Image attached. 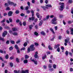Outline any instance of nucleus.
I'll return each mask as SVG.
<instances>
[{
    "mask_svg": "<svg viewBox=\"0 0 73 73\" xmlns=\"http://www.w3.org/2000/svg\"><path fill=\"white\" fill-rule=\"evenodd\" d=\"M34 45L32 44L30 46V48L29 47L28 48L27 50L28 53H29L30 52V50H32V51H33L35 50V48L34 47Z\"/></svg>",
    "mask_w": 73,
    "mask_h": 73,
    "instance_id": "obj_1",
    "label": "nucleus"
},
{
    "mask_svg": "<svg viewBox=\"0 0 73 73\" xmlns=\"http://www.w3.org/2000/svg\"><path fill=\"white\" fill-rule=\"evenodd\" d=\"M59 5H61L60 7H59V9L60 10V11H62V10H63L64 8V3L60 2L59 3Z\"/></svg>",
    "mask_w": 73,
    "mask_h": 73,
    "instance_id": "obj_2",
    "label": "nucleus"
},
{
    "mask_svg": "<svg viewBox=\"0 0 73 73\" xmlns=\"http://www.w3.org/2000/svg\"><path fill=\"white\" fill-rule=\"evenodd\" d=\"M31 13L32 14V16L33 17H32L29 18V19L30 20H35V17H33L34 16V11L33 10H32L30 11Z\"/></svg>",
    "mask_w": 73,
    "mask_h": 73,
    "instance_id": "obj_3",
    "label": "nucleus"
},
{
    "mask_svg": "<svg viewBox=\"0 0 73 73\" xmlns=\"http://www.w3.org/2000/svg\"><path fill=\"white\" fill-rule=\"evenodd\" d=\"M56 21H57V19L56 17H55L52 20L51 23H52V24H57Z\"/></svg>",
    "mask_w": 73,
    "mask_h": 73,
    "instance_id": "obj_4",
    "label": "nucleus"
},
{
    "mask_svg": "<svg viewBox=\"0 0 73 73\" xmlns=\"http://www.w3.org/2000/svg\"><path fill=\"white\" fill-rule=\"evenodd\" d=\"M36 15L37 17L38 18H42V16H40V15L39 14V13H36Z\"/></svg>",
    "mask_w": 73,
    "mask_h": 73,
    "instance_id": "obj_5",
    "label": "nucleus"
},
{
    "mask_svg": "<svg viewBox=\"0 0 73 73\" xmlns=\"http://www.w3.org/2000/svg\"><path fill=\"white\" fill-rule=\"evenodd\" d=\"M7 31H5L3 33L2 36H3V37H5V35H7Z\"/></svg>",
    "mask_w": 73,
    "mask_h": 73,
    "instance_id": "obj_6",
    "label": "nucleus"
},
{
    "mask_svg": "<svg viewBox=\"0 0 73 73\" xmlns=\"http://www.w3.org/2000/svg\"><path fill=\"white\" fill-rule=\"evenodd\" d=\"M13 13V12H12V11H10L8 13V16H12V15Z\"/></svg>",
    "mask_w": 73,
    "mask_h": 73,
    "instance_id": "obj_7",
    "label": "nucleus"
},
{
    "mask_svg": "<svg viewBox=\"0 0 73 73\" xmlns=\"http://www.w3.org/2000/svg\"><path fill=\"white\" fill-rule=\"evenodd\" d=\"M12 34L14 36H18V35H19V34L17 33L16 32L13 33Z\"/></svg>",
    "mask_w": 73,
    "mask_h": 73,
    "instance_id": "obj_8",
    "label": "nucleus"
},
{
    "mask_svg": "<svg viewBox=\"0 0 73 73\" xmlns=\"http://www.w3.org/2000/svg\"><path fill=\"white\" fill-rule=\"evenodd\" d=\"M8 3L10 5H13V2H11V1H8Z\"/></svg>",
    "mask_w": 73,
    "mask_h": 73,
    "instance_id": "obj_9",
    "label": "nucleus"
},
{
    "mask_svg": "<svg viewBox=\"0 0 73 73\" xmlns=\"http://www.w3.org/2000/svg\"><path fill=\"white\" fill-rule=\"evenodd\" d=\"M41 8H42L43 9V10H44V11H45V10H46V9H48V7H45L44 6H41Z\"/></svg>",
    "mask_w": 73,
    "mask_h": 73,
    "instance_id": "obj_10",
    "label": "nucleus"
},
{
    "mask_svg": "<svg viewBox=\"0 0 73 73\" xmlns=\"http://www.w3.org/2000/svg\"><path fill=\"white\" fill-rule=\"evenodd\" d=\"M42 23H43V21H40L39 23V25L40 26H41V25H42Z\"/></svg>",
    "mask_w": 73,
    "mask_h": 73,
    "instance_id": "obj_11",
    "label": "nucleus"
},
{
    "mask_svg": "<svg viewBox=\"0 0 73 73\" xmlns=\"http://www.w3.org/2000/svg\"><path fill=\"white\" fill-rule=\"evenodd\" d=\"M60 45L59 44H58L57 45H54V48L55 49H56L57 48H58V47L59 46H60Z\"/></svg>",
    "mask_w": 73,
    "mask_h": 73,
    "instance_id": "obj_12",
    "label": "nucleus"
},
{
    "mask_svg": "<svg viewBox=\"0 0 73 73\" xmlns=\"http://www.w3.org/2000/svg\"><path fill=\"white\" fill-rule=\"evenodd\" d=\"M70 29L71 30V35H73V28H71Z\"/></svg>",
    "mask_w": 73,
    "mask_h": 73,
    "instance_id": "obj_13",
    "label": "nucleus"
},
{
    "mask_svg": "<svg viewBox=\"0 0 73 73\" xmlns=\"http://www.w3.org/2000/svg\"><path fill=\"white\" fill-rule=\"evenodd\" d=\"M32 61H33V62L35 63V65H37V61H35L34 59H33Z\"/></svg>",
    "mask_w": 73,
    "mask_h": 73,
    "instance_id": "obj_14",
    "label": "nucleus"
},
{
    "mask_svg": "<svg viewBox=\"0 0 73 73\" xmlns=\"http://www.w3.org/2000/svg\"><path fill=\"white\" fill-rule=\"evenodd\" d=\"M41 34L42 35H43V36H45V35L46 34L45 33V32L44 31H42L41 32Z\"/></svg>",
    "mask_w": 73,
    "mask_h": 73,
    "instance_id": "obj_15",
    "label": "nucleus"
},
{
    "mask_svg": "<svg viewBox=\"0 0 73 73\" xmlns=\"http://www.w3.org/2000/svg\"><path fill=\"white\" fill-rule=\"evenodd\" d=\"M33 27V25H30L29 26V28L30 29H32V28Z\"/></svg>",
    "mask_w": 73,
    "mask_h": 73,
    "instance_id": "obj_16",
    "label": "nucleus"
},
{
    "mask_svg": "<svg viewBox=\"0 0 73 73\" xmlns=\"http://www.w3.org/2000/svg\"><path fill=\"white\" fill-rule=\"evenodd\" d=\"M0 52L1 53H6V52L4 51H3L1 50H0Z\"/></svg>",
    "mask_w": 73,
    "mask_h": 73,
    "instance_id": "obj_17",
    "label": "nucleus"
},
{
    "mask_svg": "<svg viewBox=\"0 0 73 73\" xmlns=\"http://www.w3.org/2000/svg\"><path fill=\"white\" fill-rule=\"evenodd\" d=\"M50 31L52 32V33H54V31H53V29H52V28H50Z\"/></svg>",
    "mask_w": 73,
    "mask_h": 73,
    "instance_id": "obj_18",
    "label": "nucleus"
},
{
    "mask_svg": "<svg viewBox=\"0 0 73 73\" xmlns=\"http://www.w3.org/2000/svg\"><path fill=\"white\" fill-rule=\"evenodd\" d=\"M9 58V56L8 55V54H7L5 56V58H6V59H8Z\"/></svg>",
    "mask_w": 73,
    "mask_h": 73,
    "instance_id": "obj_19",
    "label": "nucleus"
},
{
    "mask_svg": "<svg viewBox=\"0 0 73 73\" xmlns=\"http://www.w3.org/2000/svg\"><path fill=\"white\" fill-rule=\"evenodd\" d=\"M12 31H17V29L16 28H13Z\"/></svg>",
    "mask_w": 73,
    "mask_h": 73,
    "instance_id": "obj_20",
    "label": "nucleus"
},
{
    "mask_svg": "<svg viewBox=\"0 0 73 73\" xmlns=\"http://www.w3.org/2000/svg\"><path fill=\"white\" fill-rule=\"evenodd\" d=\"M23 62L24 64H27L28 63V60H24Z\"/></svg>",
    "mask_w": 73,
    "mask_h": 73,
    "instance_id": "obj_21",
    "label": "nucleus"
},
{
    "mask_svg": "<svg viewBox=\"0 0 73 73\" xmlns=\"http://www.w3.org/2000/svg\"><path fill=\"white\" fill-rule=\"evenodd\" d=\"M46 7H50V8H52V5H46Z\"/></svg>",
    "mask_w": 73,
    "mask_h": 73,
    "instance_id": "obj_22",
    "label": "nucleus"
},
{
    "mask_svg": "<svg viewBox=\"0 0 73 73\" xmlns=\"http://www.w3.org/2000/svg\"><path fill=\"white\" fill-rule=\"evenodd\" d=\"M57 50L58 52H60V48L58 47L57 48Z\"/></svg>",
    "mask_w": 73,
    "mask_h": 73,
    "instance_id": "obj_23",
    "label": "nucleus"
},
{
    "mask_svg": "<svg viewBox=\"0 0 73 73\" xmlns=\"http://www.w3.org/2000/svg\"><path fill=\"white\" fill-rule=\"evenodd\" d=\"M5 19H4L3 20L1 21V24H3V23H4V22H5Z\"/></svg>",
    "mask_w": 73,
    "mask_h": 73,
    "instance_id": "obj_24",
    "label": "nucleus"
},
{
    "mask_svg": "<svg viewBox=\"0 0 73 73\" xmlns=\"http://www.w3.org/2000/svg\"><path fill=\"white\" fill-rule=\"evenodd\" d=\"M29 56L26 55H25V59H28V58H29Z\"/></svg>",
    "mask_w": 73,
    "mask_h": 73,
    "instance_id": "obj_25",
    "label": "nucleus"
},
{
    "mask_svg": "<svg viewBox=\"0 0 73 73\" xmlns=\"http://www.w3.org/2000/svg\"><path fill=\"white\" fill-rule=\"evenodd\" d=\"M15 48L17 50V49H19V47H18V46H17V45H15Z\"/></svg>",
    "mask_w": 73,
    "mask_h": 73,
    "instance_id": "obj_26",
    "label": "nucleus"
},
{
    "mask_svg": "<svg viewBox=\"0 0 73 73\" xmlns=\"http://www.w3.org/2000/svg\"><path fill=\"white\" fill-rule=\"evenodd\" d=\"M48 48L50 50H52V48L50 45L48 46Z\"/></svg>",
    "mask_w": 73,
    "mask_h": 73,
    "instance_id": "obj_27",
    "label": "nucleus"
},
{
    "mask_svg": "<svg viewBox=\"0 0 73 73\" xmlns=\"http://www.w3.org/2000/svg\"><path fill=\"white\" fill-rule=\"evenodd\" d=\"M53 66L54 69H56V64H54Z\"/></svg>",
    "mask_w": 73,
    "mask_h": 73,
    "instance_id": "obj_28",
    "label": "nucleus"
},
{
    "mask_svg": "<svg viewBox=\"0 0 73 73\" xmlns=\"http://www.w3.org/2000/svg\"><path fill=\"white\" fill-rule=\"evenodd\" d=\"M20 72L19 71H18V72H17V70H15L14 71V73H19Z\"/></svg>",
    "mask_w": 73,
    "mask_h": 73,
    "instance_id": "obj_29",
    "label": "nucleus"
},
{
    "mask_svg": "<svg viewBox=\"0 0 73 73\" xmlns=\"http://www.w3.org/2000/svg\"><path fill=\"white\" fill-rule=\"evenodd\" d=\"M6 11H9L10 10V8L9 7H7L6 9Z\"/></svg>",
    "mask_w": 73,
    "mask_h": 73,
    "instance_id": "obj_30",
    "label": "nucleus"
},
{
    "mask_svg": "<svg viewBox=\"0 0 73 73\" xmlns=\"http://www.w3.org/2000/svg\"><path fill=\"white\" fill-rule=\"evenodd\" d=\"M73 2V1L72 0H69L68 3H72Z\"/></svg>",
    "mask_w": 73,
    "mask_h": 73,
    "instance_id": "obj_31",
    "label": "nucleus"
},
{
    "mask_svg": "<svg viewBox=\"0 0 73 73\" xmlns=\"http://www.w3.org/2000/svg\"><path fill=\"white\" fill-rule=\"evenodd\" d=\"M0 40H2L3 41H4V38H3L1 37H0Z\"/></svg>",
    "mask_w": 73,
    "mask_h": 73,
    "instance_id": "obj_32",
    "label": "nucleus"
},
{
    "mask_svg": "<svg viewBox=\"0 0 73 73\" xmlns=\"http://www.w3.org/2000/svg\"><path fill=\"white\" fill-rule=\"evenodd\" d=\"M27 45V42H25L24 44V46L25 47Z\"/></svg>",
    "mask_w": 73,
    "mask_h": 73,
    "instance_id": "obj_33",
    "label": "nucleus"
},
{
    "mask_svg": "<svg viewBox=\"0 0 73 73\" xmlns=\"http://www.w3.org/2000/svg\"><path fill=\"white\" fill-rule=\"evenodd\" d=\"M15 13H16V14L19 13V10H16L15 11Z\"/></svg>",
    "mask_w": 73,
    "mask_h": 73,
    "instance_id": "obj_34",
    "label": "nucleus"
},
{
    "mask_svg": "<svg viewBox=\"0 0 73 73\" xmlns=\"http://www.w3.org/2000/svg\"><path fill=\"white\" fill-rule=\"evenodd\" d=\"M68 24H72V22L71 21H68Z\"/></svg>",
    "mask_w": 73,
    "mask_h": 73,
    "instance_id": "obj_35",
    "label": "nucleus"
},
{
    "mask_svg": "<svg viewBox=\"0 0 73 73\" xmlns=\"http://www.w3.org/2000/svg\"><path fill=\"white\" fill-rule=\"evenodd\" d=\"M34 34L35 35H36V36H37L38 35V33H37V32H34Z\"/></svg>",
    "mask_w": 73,
    "mask_h": 73,
    "instance_id": "obj_36",
    "label": "nucleus"
},
{
    "mask_svg": "<svg viewBox=\"0 0 73 73\" xmlns=\"http://www.w3.org/2000/svg\"><path fill=\"white\" fill-rule=\"evenodd\" d=\"M65 54L67 56L68 55V51H66L65 52Z\"/></svg>",
    "mask_w": 73,
    "mask_h": 73,
    "instance_id": "obj_37",
    "label": "nucleus"
},
{
    "mask_svg": "<svg viewBox=\"0 0 73 73\" xmlns=\"http://www.w3.org/2000/svg\"><path fill=\"white\" fill-rule=\"evenodd\" d=\"M19 60H20V59H19L18 58H17L16 59V61L17 62H19Z\"/></svg>",
    "mask_w": 73,
    "mask_h": 73,
    "instance_id": "obj_38",
    "label": "nucleus"
},
{
    "mask_svg": "<svg viewBox=\"0 0 73 73\" xmlns=\"http://www.w3.org/2000/svg\"><path fill=\"white\" fill-rule=\"evenodd\" d=\"M11 42L13 44H15V41H14L11 40Z\"/></svg>",
    "mask_w": 73,
    "mask_h": 73,
    "instance_id": "obj_39",
    "label": "nucleus"
},
{
    "mask_svg": "<svg viewBox=\"0 0 73 73\" xmlns=\"http://www.w3.org/2000/svg\"><path fill=\"white\" fill-rule=\"evenodd\" d=\"M23 25L24 26H25L26 25V22H24L23 23Z\"/></svg>",
    "mask_w": 73,
    "mask_h": 73,
    "instance_id": "obj_40",
    "label": "nucleus"
},
{
    "mask_svg": "<svg viewBox=\"0 0 73 73\" xmlns=\"http://www.w3.org/2000/svg\"><path fill=\"white\" fill-rule=\"evenodd\" d=\"M25 50V47H23V48L21 49V50Z\"/></svg>",
    "mask_w": 73,
    "mask_h": 73,
    "instance_id": "obj_41",
    "label": "nucleus"
},
{
    "mask_svg": "<svg viewBox=\"0 0 73 73\" xmlns=\"http://www.w3.org/2000/svg\"><path fill=\"white\" fill-rule=\"evenodd\" d=\"M9 49L10 50H12V49H13V47L12 46H11L9 48Z\"/></svg>",
    "mask_w": 73,
    "mask_h": 73,
    "instance_id": "obj_42",
    "label": "nucleus"
},
{
    "mask_svg": "<svg viewBox=\"0 0 73 73\" xmlns=\"http://www.w3.org/2000/svg\"><path fill=\"white\" fill-rule=\"evenodd\" d=\"M41 45L42 46H43V47H45V44H44L43 43H42Z\"/></svg>",
    "mask_w": 73,
    "mask_h": 73,
    "instance_id": "obj_43",
    "label": "nucleus"
},
{
    "mask_svg": "<svg viewBox=\"0 0 73 73\" xmlns=\"http://www.w3.org/2000/svg\"><path fill=\"white\" fill-rule=\"evenodd\" d=\"M10 65L11 67H13V63H10Z\"/></svg>",
    "mask_w": 73,
    "mask_h": 73,
    "instance_id": "obj_44",
    "label": "nucleus"
},
{
    "mask_svg": "<svg viewBox=\"0 0 73 73\" xmlns=\"http://www.w3.org/2000/svg\"><path fill=\"white\" fill-rule=\"evenodd\" d=\"M13 58H14V57L13 56L10 58V60H13Z\"/></svg>",
    "mask_w": 73,
    "mask_h": 73,
    "instance_id": "obj_45",
    "label": "nucleus"
},
{
    "mask_svg": "<svg viewBox=\"0 0 73 73\" xmlns=\"http://www.w3.org/2000/svg\"><path fill=\"white\" fill-rule=\"evenodd\" d=\"M20 15L21 16L23 17L24 16H25V14H23V13H22Z\"/></svg>",
    "mask_w": 73,
    "mask_h": 73,
    "instance_id": "obj_46",
    "label": "nucleus"
},
{
    "mask_svg": "<svg viewBox=\"0 0 73 73\" xmlns=\"http://www.w3.org/2000/svg\"><path fill=\"white\" fill-rule=\"evenodd\" d=\"M46 68H47V67L45 65L43 66V68L44 69H46Z\"/></svg>",
    "mask_w": 73,
    "mask_h": 73,
    "instance_id": "obj_47",
    "label": "nucleus"
},
{
    "mask_svg": "<svg viewBox=\"0 0 73 73\" xmlns=\"http://www.w3.org/2000/svg\"><path fill=\"white\" fill-rule=\"evenodd\" d=\"M46 55H45L44 56H43L42 57V58L43 60H44V59H45V58L46 57Z\"/></svg>",
    "mask_w": 73,
    "mask_h": 73,
    "instance_id": "obj_48",
    "label": "nucleus"
},
{
    "mask_svg": "<svg viewBox=\"0 0 73 73\" xmlns=\"http://www.w3.org/2000/svg\"><path fill=\"white\" fill-rule=\"evenodd\" d=\"M5 28H7V29H10V28H9V27H7V26H5Z\"/></svg>",
    "mask_w": 73,
    "mask_h": 73,
    "instance_id": "obj_49",
    "label": "nucleus"
},
{
    "mask_svg": "<svg viewBox=\"0 0 73 73\" xmlns=\"http://www.w3.org/2000/svg\"><path fill=\"white\" fill-rule=\"evenodd\" d=\"M66 33H67V34H68L69 35V30H67L66 31Z\"/></svg>",
    "mask_w": 73,
    "mask_h": 73,
    "instance_id": "obj_50",
    "label": "nucleus"
},
{
    "mask_svg": "<svg viewBox=\"0 0 73 73\" xmlns=\"http://www.w3.org/2000/svg\"><path fill=\"white\" fill-rule=\"evenodd\" d=\"M34 57L35 58H37V57H38V55H35Z\"/></svg>",
    "mask_w": 73,
    "mask_h": 73,
    "instance_id": "obj_51",
    "label": "nucleus"
},
{
    "mask_svg": "<svg viewBox=\"0 0 73 73\" xmlns=\"http://www.w3.org/2000/svg\"><path fill=\"white\" fill-rule=\"evenodd\" d=\"M27 13H30V11L27 10L26 11Z\"/></svg>",
    "mask_w": 73,
    "mask_h": 73,
    "instance_id": "obj_52",
    "label": "nucleus"
},
{
    "mask_svg": "<svg viewBox=\"0 0 73 73\" xmlns=\"http://www.w3.org/2000/svg\"><path fill=\"white\" fill-rule=\"evenodd\" d=\"M49 17V15H47L46 17V19L48 20Z\"/></svg>",
    "mask_w": 73,
    "mask_h": 73,
    "instance_id": "obj_53",
    "label": "nucleus"
},
{
    "mask_svg": "<svg viewBox=\"0 0 73 73\" xmlns=\"http://www.w3.org/2000/svg\"><path fill=\"white\" fill-rule=\"evenodd\" d=\"M17 53H20V52L19 50V48L18 49H17Z\"/></svg>",
    "mask_w": 73,
    "mask_h": 73,
    "instance_id": "obj_54",
    "label": "nucleus"
},
{
    "mask_svg": "<svg viewBox=\"0 0 73 73\" xmlns=\"http://www.w3.org/2000/svg\"><path fill=\"white\" fill-rule=\"evenodd\" d=\"M35 45H36V46H38V44L37 43H35Z\"/></svg>",
    "mask_w": 73,
    "mask_h": 73,
    "instance_id": "obj_55",
    "label": "nucleus"
},
{
    "mask_svg": "<svg viewBox=\"0 0 73 73\" xmlns=\"http://www.w3.org/2000/svg\"><path fill=\"white\" fill-rule=\"evenodd\" d=\"M47 54H50V52L49 51H48L46 52Z\"/></svg>",
    "mask_w": 73,
    "mask_h": 73,
    "instance_id": "obj_56",
    "label": "nucleus"
},
{
    "mask_svg": "<svg viewBox=\"0 0 73 73\" xmlns=\"http://www.w3.org/2000/svg\"><path fill=\"white\" fill-rule=\"evenodd\" d=\"M69 54L71 56H73V54H72V53L71 52H69Z\"/></svg>",
    "mask_w": 73,
    "mask_h": 73,
    "instance_id": "obj_57",
    "label": "nucleus"
},
{
    "mask_svg": "<svg viewBox=\"0 0 73 73\" xmlns=\"http://www.w3.org/2000/svg\"><path fill=\"white\" fill-rule=\"evenodd\" d=\"M25 72L26 73H29V71L28 70H25Z\"/></svg>",
    "mask_w": 73,
    "mask_h": 73,
    "instance_id": "obj_58",
    "label": "nucleus"
},
{
    "mask_svg": "<svg viewBox=\"0 0 73 73\" xmlns=\"http://www.w3.org/2000/svg\"><path fill=\"white\" fill-rule=\"evenodd\" d=\"M68 40L67 39H65V42L66 43H68Z\"/></svg>",
    "mask_w": 73,
    "mask_h": 73,
    "instance_id": "obj_59",
    "label": "nucleus"
},
{
    "mask_svg": "<svg viewBox=\"0 0 73 73\" xmlns=\"http://www.w3.org/2000/svg\"><path fill=\"white\" fill-rule=\"evenodd\" d=\"M54 28L55 30L57 31V26H55L54 27Z\"/></svg>",
    "mask_w": 73,
    "mask_h": 73,
    "instance_id": "obj_60",
    "label": "nucleus"
},
{
    "mask_svg": "<svg viewBox=\"0 0 73 73\" xmlns=\"http://www.w3.org/2000/svg\"><path fill=\"white\" fill-rule=\"evenodd\" d=\"M27 4H28V6H29H29H30V2H27Z\"/></svg>",
    "mask_w": 73,
    "mask_h": 73,
    "instance_id": "obj_61",
    "label": "nucleus"
},
{
    "mask_svg": "<svg viewBox=\"0 0 73 73\" xmlns=\"http://www.w3.org/2000/svg\"><path fill=\"white\" fill-rule=\"evenodd\" d=\"M49 62L50 63H52V60H49Z\"/></svg>",
    "mask_w": 73,
    "mask_h": 73,
    "instance_id": "obj_62",
    "label": "nucleus"
},
{
    "mask_svg": "<svg viewBox=\"0 0 73 73\" xmlns=\"http://www.w3.org/2000/svg\"><path fill=\"white\" fill-rule=\"evenodd\" d=\"M22 73H26L25 72V70L24 71V70H22Z\"/></svg>",
    "mask_w": 73,
    "mask_h": 73,
    "instance_id": "obj_63",
    "label": "nucleus"
},
{
    "mask_svg": "<svg viewBox=\"0 0 73 73\" xmlns=\"http://www.w3.org/2000/svg\"><path fill=\"white\" fill-rule=\"evenodd\" d=\"M29 7H28V6H27L26 7V10H28V8H29Z\"/></svg>",
    "mask_w": 73,
    "mask_h": 73,
    "instance_id": "obj_64",
    "label": "nucleus"
}]
</instances>
